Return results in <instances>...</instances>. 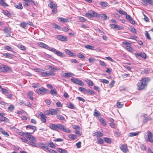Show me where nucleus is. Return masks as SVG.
<instances>
[{
    "instance_id": "f257e3e1",
    "label": "nucleus",
    "mask_w": 153,
    "mask_h": 153,
    "mask_svg": "<svg viewBox=\"0 0 153 153\" xmlns=\"http://www.w3.org/2000/svg\"><path fill=\"white\" fill-rule=\"evenodd\" d=\"M150 81L149 78L145 77L143 78L137 84V89L139 90H142L146 88L147 83Z\"/></svg>"
},
{
    "instance_id": "f03ea898",
    "label": "nucleus",
    "mask_w": 153,
    "mask_h": 153,
    "mask_svg": "<svg viewBox=\"0 0 153 153\" xmlns=\"http://www.w3.org/2000/svg\"><path fill=\"white\" fill-rule=\"evenodd\" d=\"M59 130L68 133H69L71 132V131L69 128L65 127L62 124H57L56 131H59Z\"/></svg>"
},
{
    "instance_id": "7ed1b4c3",
    "label": "nucleus",
    "mask_w": 153,
    "mask_h": 153,
    "mask_svg": "<svg viewBox=\"0 0 153 153\" xmlns=\"http://www.w3.org/2000/svg\"><path fill=\"white\" fill-rule=\"evenodd\" d=\"M71 80L72 82L75 84H77L81 86H83L84 85V83L82 81L78 79L72 77L71 79Z\"/></svg>"
},
{
    "instance_id": "20e7f679",
    "label": "nucleus",
    "mask_w": 153,
    "mask_h": 153,
    "mask_svg": "<svg viewBox=\"0 0 153 153\" xmlns=\"http://www.w3.org/2000/svg\"><path fill=\"white\" fill-rule=\"evenodd\" d=\"M40 74L43 77H47L50 75L53 76L55 74L53 71H40Z\"/></svg>"
},
{
    "instance_id": "39448f33",
    "label": "nucleus",
    "mask_w": 153,
    "mask_h": 153,
    "mask_svg": "<svg viewBox=\"0 0 153 153\" xmlns=\"http://www.w3.org/2000/svg\"><path fill=\"white\" fill-rule=\"evenodd\" d=\"M147 136L146 137V139L148 141L151 143L153 142V134L149 130L147 131Z\"/></svg>"
},
{
    "instance_id": "423d86ee",
    "label": "nucleus",
    "mask_w": 153,
    "mask_h": 153,
    "mask_svg": "<svg viewBox=\"0 0 153 153\" xmlns=\"http://www.w3.org/2000/svg\"><path fill=\"white\" fill-rule=\"evenodd\" d=\"M50 51L53 52L58 56L63 57L65 56V55L63 53L59 51H57L55 49L53 48H52Z\"/></svg>"
},
{
    "instance_id": "0eeeda50",
    "label": "nucleus",
    "mask_w": 153,
    "mask_h": 153,
    "mask_svg": "<svg viewBox=\"0 0 153 153\" xmlns=\"http://www.w3.org/2000/svg\"><path fill=\"white\" fill-rule=\"evenodd\" d=\"M36 92L39 94H42L44 93H47L48 91L47 89L42 87L39 89H36Z\"/></svg>"
},
{
    "instance_id": "6e6552de",
    "label": "nucleus",
    "mask_w": 153,
    "mask_h": 153,
    "mask_svg": "<svg viewBox=\"0 0 153 153\" xmlns=\"http://www.w3.org/2000/svg\"><path fill=\"white\" fill-rule=\"evenodd\" d=\"M38 44L39 46L46 49L50 51H51V48H52L49 46L48 45L42 42H38Z\"/></svg>"
},
{
    "instance_id": "1a4fd4ad",
    "label": "nucleus",
    "mask_w": 153,
    "mask_h": 153,
    "mask_svg": "<svg viewBox=\"0 0 153 153\" xmlns=\"http://www.w3.org/2000/svg\"><path fill=\"white\" fill-rule=\"evenodd\" d=\"M123 43L126 46V49L128 51H133V48L130 46L131 45V43L127 42H123Z\"/></svg>"
},
{
    "instance_id": "9d476101",
    "label": "nucleus",
    "mask_w": 153,
    "mask_h": 153,
    "mask_svg": "<svg viewBox=\"0 0 153 153\" xmlns=\"http://www.w3.org/2000/svg\"><path fill=\"white\" fill-rule=\"evenodd\" d=\"M57 109H50L49 110L47 111L48 113H46V114L48 115L50 114H51L52 115H55L57 114Z\"/></svg>"
},
{
    "instance_id": "9b49d317",
    "label": "nucleus",
    "mask_w": 153,
    "mask_h": 153,
    "mask_svg": "<svg viewBox=\"0 0 153 153\" xmlns=\"http://www.w3.org/2000/svg\"><path fill=\"white\" fill-rule=\"evenodd\" d=\"M1 68H0V69L1 70V71L4 73L5 72L7 71H10L11 70V69L9 67L5 65H2V66L1 67Z\"/></svg>"
},
{
    "instance_id": "f8f14e48",
    "label": "nucleus",
    "mask_w": 153,
    "mask_h": 153,
    "mask_svg": "<svg viewBox=\"0 0 153 153\" xmlns=\"http://www.w3.org/2000/svg\"><path fill=\"white\" fill-rule=\"evenodd\" d=\"M120 149L124 153H126L128 151V150L126 145H122L120 147Z\"/></svg>"
},
{
    "instance_id": "ddd939ff",
    "label": "nucleus",
    "mask_w": 153,
    "mask_h": 153,
    "mask_svg": "<svg viewBox=\"0 0 153 153\" xmlns=\"http://www.w3.org/2000/svg\"><path fill=\"white\" fill-rule=\"evenodd\" d=\"M31 141H29L28 142V144L32 146L35 147H38V146L36 145L35 143L36 141V139L35 138H34V139L29 140Z\"/></svg>"
},
{
    "instance_id": "4468645a",
    "label": "nucleus",
    "mask_w": 153,
    "mask_h": 153,
    "mask_svg": "<svg viewBox=\"0 0 153 153\" xmlns=\"http://www.w3.org/2000/svg\"><path fill=\"white\" fill-rule=\"evenodd\" d=\"M11 29L10 28H7L6 27H5L4 28V32L6 33L7 34V35L6 37H9L10 36V32H11Z\"/></svg>"
},
{
    "instance_id": "2eb2a0df",
    "label": "nucleus",
    "mask_w": 153,
    "mask_h": 153,
    "mask_svg": "<svg viewBox=\"0 0 153 153\" xmlns=\"http://www.w3.org/2000/svg\"><path fill=\"white\" fill-rule=\"evenodd\" d=\"M135 54L137 57H140L144 59H145L146 58V55L144 52H141L140 53H136Z\"/></svg>"
},
{
    "instance_id": "dca6fc26",
    "label": "nucleus",
    "mask_w": 153,
    "mask_h": 153,
    "mask_svg": "<svg viewBox=\"0 0 153 153\" xmlns=\"http://www.w3.org/2000/svg\"><path fill=\"white\" fill-rule=\"evenodd\" d=\"M39 146L43 150H47L48 149V147L45 144L42 143H39Z\"/></svg>"
},
{
    "instance_id": "f3484780",
    "label": "nucleus",
    "mask_w": 153,
    "mask_h": 153,
    "mask_svg": "<svg viewBox=\"0 0 153 153\" xmlns=\"http://www.w3.org/2000/svg\"><path fill=\"white\" fill-rule=\"evenodd\" d=\"M56 38L62 41L66 42L67 40V38L65 37L62 35H57L56 36Z\"/></svg>"
},
{
    "instance_id": "a211bd4d",
    "label": "nucleus",
    "mask_w": 153,
    "mask_h": 153,
    "mask_svg": "<svg viewBox=\"0 0 153 153\" xmlns=\"http://www.w3.org/2000/svg\"><path fill=\"white\" fill-rule=\"evenodd\" d=\"M33 133H28L27 132H25V136L29 140L31 139H34L35 138L33 136L30 135L32 134Z\"/></svg>"
},
{
    "instance_id": "6ab92c4d",
    "label": "nucleus",
    "mask_w": 153,
    "mask_h": 153,
    "mask_svg": "<svg viewBox=\"0 0 153 153\" xmlns=\"http://www.w3.org/2000/svg\"><path fill=\"white\" fill-rule=\"evenodd\" d=\"M39 117L41 118V121L43 123H45L46 122V116L42 113L39 115Z\"/></svg>"
},
{
    "instance_id": "aec40b11",
    "label": "nucleus",
    "mask_w": 153,
    "mask_h": 153,
    "mask_svg": "<svg viewBox=\"0 0 153 153\" xmlns=\"http://www.w3.org/2000/svg\"><path fill=\"white\" fill-rule=\"evenodd\" d=\"M93 135L94 136L97 137H102L103 134L100 131H97L93 134Z\"/></svg>"
},
{
    "instance_id": "412c9836",
    "label": "nucleus",
    "mask_w": 153,
    "mask_h": 153,
    "mask_svg": "<svg viewBox=\"0 0 153 153\" xmlns=\"http://www.w3.org/2000/svg\"><path fill=\"white\" fill-rule=\"evenodd\" d=\"M49 7L51 9H57V6L56 4L53 3L52 2L50 1L48 5Z\"/></svg>"
},
{
    "instance_id": "4be33fe9",
    "label": "nucleus",
    "mask_w": 153,
    "mask_h": 153,
    "mask_svg": "<svg viewBox=\"0 0 153 153\" xmlns=\"http://www.w3.org/2000/svg\"><path fill=\"white\" fill-rule=\"evenodd\" d=\"M57 124L51 123L49 124V127L51 129L56 131Z\"/></svg>"
},
{
    "instance_id": "5701e85b",
    "label": "nucleus",
    "mask_w": 153,
    "mask_h": 153,
    "mask_svg": "<svg viewBox=\"0 0 153 153\" xmlns=\"http://www.w3.org/2000/svg\"><path fill=\"white\" fill-rule=\"evenodd\" d=\"M57 19L59 21L62 23H65L67 22H69V21L68 20V19L62 17H58Z\"/></svg>"
},
{
    "instance_id": "b1692460",
    "label": "nucleus",
    "mask_w": 153,
    "mask_h": 153,
    "mask_svg": "<svg viewBox=\"0 0 153 153\" xmlns=\"http://www.w3.org/2000/svg\"><path fill=\"white\" fill-rule=\"evenodd\" d=\"M3 55L4 56L10 59L13 58V54L8 53H4L3 54Z\"/></svg>"
},
{
    "instance_id": "393cba45",
    "label": "nucleus",
    "mask_w": 153,
    "mask_h": 153,
    "mask_svg": "<svg viewBox=\"0 0 153 153\" xmlns=\"http://www.w3.org/2000/svg\"><path fill=\"white\" fill-rule=\"evenodd\" d=\"M51 26L55 28L56 29L59 30H61V27L60 26H59L56 23H53L51 24Z\"/></svg>"
},
{
    "instance_id": "a878e982",
    "label": "nucleus",
    "mask_w": 153,
    "mask_h": 153,
    "mask_svg": "<svg viewBox=\"0 0 153 153\" xmlns=\"http://www.w3.org/2000/svg\"><path fill=\"white\" fill-rule=\"evenodd\" d=\"M100 4L102 7L103 8L107 7L108 5V3L105 1H101Z\"/></svg>"
},
{
    "instance_id": "bb28decb",
    "label": "nucleus",
    "mask_w": 153,
    "mask_h": 153,
    "mask_svg": "<svg viewBox=\"0 0 153 153\" xmlns=\"http://www.w3.org/2000/svg\"><path fill=\"white\" fill-rule=\"evenodd\" d=\"M88 12L90 13V14L91 15V16L92 17H98L99 16V14L97 13H95L94 11L90 10Z\"/></svg>"
},
{
    "instance_id": "cd10ccee",
    "label": "nucleus",
    "mask_w": 153,
    "mask_h": 153,
    "mask_svg": "<svg viewBox=\"0 0 153 153\" xmlns=\"http://www.w3.org/2000/svg\"><path fill=\"white\" fill-rule=\"evenodd\" d=\"M27 128H28L30 129H31L33 131V132H34L36 130V128L35 126L32 125H28L26 127Z\"/></svg>"
},
{
    "instance_id": "c85d7f7f",
    "label": "nucleus",
    "mask_w": 153,
    "mask_h": 153,
    "mask_svg": "<svg viewBox=\"0 0 153 153\" xmlns=\"http://www.w3.org/2000/svg\"><path fill=\"white\" fill-rule=\"evenodd\" d=\"M94 115L95 117H98L100 116V114L99 112L97 109H95L94 110Z\"/></svg>"
},
{
    "instance_id": "c756f323",
    "label": "nucleus",
    "mask_w": 153,
    "mask_h": 153,
    "mask_svg": "<svg viewBox=\"0 0 153 153\" xmlns=\"http://www.w3.org/2000/svg\"><path fill=\"white\" fill-rule=\"evenodd\" d=\"M74 74L71 73H65L62 75V76L65 77H70L71 76H73Z\"/></svg>"
},
{
    "instance_id": "7c9ffc66",
    "label": "nucleus",
    "mask_w": 153,
    "mask_h": 153,
    "mask_svg": "<svg viewBox=\"0 0 153 153\" xmlns=\"http://www.w3.org/2000/svg\"><path fill=\"white\" fill-rule=\"evenodd\" d=\"M33 93L31 91H30L27 94V96L29 97L30 99L31 100H33Z\"/></svg>"
},
{
    "instance_id": "2f4dec72",
    "label": "nucleus",
    "mask_w": 153,
    "mask_h": 153,
    "mask_svg": "<svg viewBox=\"0 0 153 153\" xmlns=\"http://www.w3.org/2000/svg\"><path fill=\"white\" fill-rule=\"evenodd\" d=\"M65 52L68 54L72 56H74V54L72 52L70 51L68 49H65Z\"/></svg>"
},
{
    "instance_id": "473e14b6",
    "label": "nucleus",
    "mask_w": 153,
    "mask_h": 153,
    "mask_svg": "<svg viewBox=\"0 0 153 153\" xmlns=\"http://www.w3.org/2000/svg\"><path fill=\"white\" fill-rule=\"evenodd\" d=\"M69 137L72 140H74L77 139L76 136L74 134H70L68 135Z\"/></svg>"
},
{
    "instance_id": "72a5a7b5",
    "label": "nucleus",
    "mask_w": 153,
    "mask_h": 153,
    "mask_svg": "<svg viewBox=\"0 0 153 153\" xmlns=\"http://www.w3.org/2000/svg\"><path fill=\"white\" fill-rule=\"evenodd\" d=\"M139 133V132L130 133L129 134L128 137H132L136 136Z\"/></svg>"
},
{
    "instance_id": "f704fd0d",
    "label": "nucleus",
    "mask_w": 153,
    "mask_h": 153,
    "mask_svg": "<svg viewBox=\"0 0 153 153\" xmlns=\"http://www.w3.org/2000/svg\"><path fill=\"white\" fill-rule=\"evenodd\" d=\"M58 151L60 153H68V152L64 149L59 148L57 149Z\"/></svg>"
},
{
    "instance_id": "c9c22d12",
    "label": "nucleus",
    "mask_w": 153,
    "mask_h": 153,
    "mask_svg": "<svg viewBox=\"0 0 153 153\" xmlns=\"http://www.w3.org/2000/svg\"><path fill=\"white\" fill-rule=\"evenodd\" d=\"M85 47L87 49L91 50H94V47L90 45H86L85 46Z\"/></svg>"
},
{
    "instance_id": "e433bc0d",
    "label": "nucleus",
    "mask_w": 153,
    "mask_h": 153,
    "mask_svg": "<svg viewBox=\"0 0 153 153\" xmlns=\"http://www.w3.org/2000/svg\"><path fill=\"white\" fill-rule=\"evenodd\" d=\"M51 94L52 95H56L57 94V92L56 89H51L50 91Z\"/></svg>"
},
{
    "instance_id": "4c0bfd02",
    "label": "nucleus",
    "mask_w": 153,
    "mask_h": 153,
    "mask_svg": "<svg viewBox=\"0 0 153 153\" xmlns=\"http://www.w3.org/2000/svg\"><path fill=\"white\" fill-rule=\"evenodd\" d=\"M85 82L87 83L90 85L92 86L93 85V83L92 81L89 79H87L85 80Z\"/></svg>"
},
{
    "instance_id": "58836bf2",
    "label": "nucleus",
    "mask_w": 153,
    "mask_h": 153,
    "mask_svg": "<svg viewBox=\"0 0 153 153\" xmlns=\"http://www.w3.org/2000/svg\"><path fill=\"white\" fill-rule=\"evenodd\" d=\"M5 0H0V4L3 6L6 7L8 6V5L4 2Z\"/></svg>"
},
{
    "instance_id": "ea45409f",
    "label": "nucleus",
    "mask_w": 153,
    "mask_h": 153,
    "mask_svg": "<svg viewBox=\"0 0 153 153\" xmlns=\"http://www.w3.org/2000/svg\"><path fill=\"white\" fill-rule=\"evenodd\" d=\"M16 8L18 9H22L23 8V7L21 3H19L18 4L15 6Z\"/></svg>"
},
{
    "instance_id": "a19ab883",
    "label": "nucleus",
    "mask_w": 153,
    "mask_h": 153,
    "mask_svg": "<svg viewBox=\"0 0 153 153\" xmlns=\"http://www.w3.org/2000/svg\"><path fill=\"white\" fill-rule=\"evenodd\" d=\"M4 48L5 49L9 51H12L13 50V49L11 47L7 45L5 46Z\"/></svg>"
},
{
    "instance_id": "79ce46f5",
    "label": "nucleus",
    "mask_w": 153,
    "mask_h": 153,
    "mask_svg": "<svg viewBox=\"0 0 153 153\" xmlns=\"http://www.w3.org/2000/svg\"><path fill=\"white\" fill-rule=\"evenodd\" d=\"M152 120V118L150 117H145L143 119V121L144 123H145L148 121Z\"/></svg>"
},
{
    "instance_id": "37998d69",
    "label": "nucleus",
    "mask_w": 153,
    "mask_h": 153,
    "mask_svg": "<svg viewBox=\"0 0 153 153\" xmlns=\"http://www.w3.org/2000/svg\"><path fill=\"white\" fill-rule=\"evenodd\" d=\"M20 25L23 28H25L27 26V23L25 22H23L21 23Z\"/></svg>"
},
{
    "instance_id": "c03bdc74",
    "label": "nucleus",
    "mask_w": 153,
    "mask_h": 153,
    "mask_svg": "<svg viewBox=\"0 0 153 153\" xmlns=\"http://www.w3.org/2000/svg\"><path fill=\"white\" fill-rule=\"evenodd\" d=\"M105 141L107 143H111V139L108 137H105L104 138Z\"/></svg>"
},
{
    "instance_id": "a18cd8bd",
    "label": "nucleus",
    "mask_w": 153,
    "mask_h": 153,
    "mask_svg": "<svg viewBox=\"0 0 153 153\" xmlns=\"http://www.w3.org/2000/svg\"><path fill=\"white\" fill-rule=\"evenodd\" d=\"M103 139L101 138H99L97 140V143L99 144H103Z\"/></svg>"
},
{
    "instance_id": "49530a36",
    "label": "nucleus",
    "mask_w": 153,
    "mask_h": 153,
    "mask_svg": "<svg viewBox=\"0 0 153 153\" xmlns=\"http://www.w3.org/2000/svg\"><path fill=\"white\" fill-rule=\"evenodd\" d=\"M117 12L120 14H121L123 15H126L127 14V13L123 10H119L117 11Z\"/></svg>"
},
{
    "instance_id": "de8ad7c7",
    "label": "nucleus",
    "mask_w": 153,
    "mask_h": 153,
    "mask_svg": "<svg viewBox=\"0 0 153 153\" xmlns=\"http://www.w3.org/2000/svg\"><path fill=\"white\" fill-rule=\"evenodd\" d=\"M78 90L83 92H87V90L84 88L79 87L78 88Z\"/></svg>"
},
{
    "instance_id": "09e8293b",
    "label": "nucleus",
    "mask_w": 153,
    "mask_h": 153,
    "mask_svg": "<svg viewBox=\"0 0 153 153\" xmlns=\"http://www.w3.org/2000/svg\"><path fill=\"white\" fill-rule=\"evenodd\" d=\"M100 121L101 122V123L103 125V126H106V123L105 122L104 120L101 117H100L99 119Z\"/></svg>"
},
{
    "instance_id": "8fccbe9b",
    "label": "nucleus",
    "mask_w": 153,
    "mask_h": 153,
    "mask_svg": "<svg viewBox=\"0 0 153 153\" xmlns=\"http://www.w3.org/2000/svg\"><path fill=\"white\" fill-rule=\"evenodd\" d=\"M57 118L61 120H65L64 117L62 115H58L56 116Z\"/></svg>"
},
{
    "instance_id": "3c124183",
    "label": "nucleus",
    "mask_w": 153,
    "mask_h": 153,
    "mask_svg": "<svg viewBox=\"0 0 153 153\" xmlns=\"http://www.w3.org/2000/svg\"><path fill=\"white\" fill-rule=\"evenodd\" d=\"M145 35L146 36L148 39L151 40V38L150 36L149 33L147 31H145Z\"/></svg>"
},
{
    "instance_id": "603ef678",
    "label": "nucleus",
    "mask_w": 153,
    "mask_h": 153,
    "mask_svg": "<svg viewBox=\"0 0 153 153\" xmlns=\"http://www.w3.org/2000/svg\"><path fill=\"white\" fill-rule=\"evenodd\" d=\"M8 119L4 117H0V121H4L7 122L8 121Z\"/></svg>"
},
{
    "instance_id": "864d4df0",
    "label": "nucleus",
    "mask_w": 153,
    "mask_h": 153,
    "mask_svg": "<svg viewBox=\"0 0 153 153\" xmlns=\"http://www.w3.org/2000/svg\"><path fill=\"white\" fill-rule=\"evenodd\" d=\"M1 132L3 134H4L6 137H9V134L7 131H1Z\"/></svg>"
},
{
    "instance_id": "5fc2aeb1",
    "label": "nucleus",
    "mask_w": 153,
    "mask_h": 153,
    "mask_svg": "<svg viewBox=\"0 0 153 153\" xmlns=\"http://www.w3.org/2000/svg\"><path fill=\"white\" fill-rule=\"evenodd\" d=\"M98 16H100L102 18L103 20L106 19L107 17V16H106V15L104 14H101L100 16L99 15Z\"/></svg>"
},
{
    "instance_id": "6e6d98bb",
    "label": "nucleus",
    "mask_w": 153,
    "mask_h": 153,
    "mask_svg": "<svg viewBox=\"0 0 153 153\" xmlns=\"http://www.w3.org/2000/svg\"><path fill=\"white\" fill-rule=\"evenodd\" d=\"M79 21L81 22H85L87 21L86 19L82 17H79Z\"/></svg>"
},
{
    "instance_id": "4d7b16f0",
    "label": "nucleus",
    "mask_w": 153,
    "mask_h": 153,
    "mask_svg": "<svg viewBox=\"0 0 153 153\" xmlns=\"http://www.w3.org/2000/svg\"><path fill=\"white\" fill-rule=\"evenodd\" d=\"M149 71V68H146L143 70L142 73L143 74H148Z\"/></svg>"
},
{
    "instance_id": "13d9d810",
    "label": "nucleus",
    "mask_w": 153,
    "mask_h": 153,
    "mask_svg": "<svg viewBox=\"0 0 153 153\" xmlns=\"http://www.w3.org/2000/svg\"><path fill=\"white\" fill-rule=\"evenodd\" d=\"M8 109L9 111H12L14 110V106L13 105H11L8 107Z\"/></svg>"
},
{
    "instance_id": "bf43d9fd",
    "label": "nucleus",
    "mask_w": 153,
    "mask_h": 153,
    "mask_svg": "<svg viewBox=\"0 0 153 153\" xmlns=\"http://www.w3.org/2000/svg\"><path fill=\"white\" fill-rule=\"evenodd\" d=\"M18 48L21 50L23 51L25 50V47L22 45H19L18 46Z\"/></svg>"
},
{
    "instance_id": "052dcab7",
    "label": "nucleus",
    "mask_w": 153,
    "mask_h": 153,
    "mask_svg": "<svg viewBox=\"0 0 153 153\" xmlns=\"http://www.w3.org/2000/svg\"><path fill=\"white\" fill-rule=\"evenodd\" d=\"M109 125L110 126L113 128H116L117 127V125L113 123H110Z\"/></svg>"
},
{
    "instance_id": "680f3d73",
    "label": "nucleus",
    "mask_w": 153,
    "mask_h": 153,
    "mask_svg": "<svg viewBox=\"0 0 153 153\" xmlns=\"http://www.w3.org/2000/svg\"><path fill=\"white\" fill-rule=\"evenodd\" d=\"M100 81L103 83L106 84H107L109 82V81L105 79H100Z\"/></svg>"
},
{
    "instance_id": "e2e57ef3",
    "label": "nucleus",
    "mask_w": 153,
    "mask_h": 153,
    "mask_svg": "<svg viewBox=\"0 0 153 153\" xmlns=\"http://www.w3.org/2000/svg\"><path fill=\"white\" fill-rule=\"evenodd\" d=\"M1 91L3 94L5 95L8 92V91L5 89L4 88H1Z\"/></svg>"
},
{
    "instance_id": "0e129e2a",
    "label": "nucleus",
    "mask_w": 153,
    "mask_h": 153,
    "mask_svg": "<svg viewBox=\"0 0 153 153\" xmlns=\"http://www.w3.org/2000/svg\"><path fill=\"white\" fill-rule=\"evenodd\" d=\"M48 146L49 147L53 148H55V146L54 143L52 142H50V143H48Z\"/></svg>"
},
{
    "instance_id": "69168bd1",
    "label": "nucleus",
    "mask_w": 153,
    "mask_h": 153,
    "mask_svg": "<svg viewBox=\"0 0 153 153\" xmlns=\"http://www.w3.org/2000/svg\"><path fill=\"white\" fill-rule=\"evenodd\" d=\"M123 105V104L120 103L119 102H117V106L118 108H122Z\"/></svg>"
},
{
    "instance_id": "338daca9",
    "label": "nucleus",
    "mask_w": 153,
    "mask_h": 153,
    "mask_svg": "<svg viewBox=\"0 0 153 153\" xmlns=\"http://www.w3.org/2000/svg\"><path fill=\"white\" fill-rule=\"evenodd\" d=\"M39 84L38 83H34L33 84L32 86L34 88H37L39 87Z\"/></svg>"
},
{
    "instance_id": "774afa93",
    "label": "nucleus",
    "mask_w": 153,
    "mask_h": 153,
    "mask_svg": "<svg viewBox=\"0 0 153 153\" xmlns=\"http://www.w3.org/2000/svg\"><path fill=\"white\" fill-rule=\"evenodd\" d=\"M47 150H48V151L49 153H57V152L54 150L49 148Z\"/></svg>"
}]
</instances>
